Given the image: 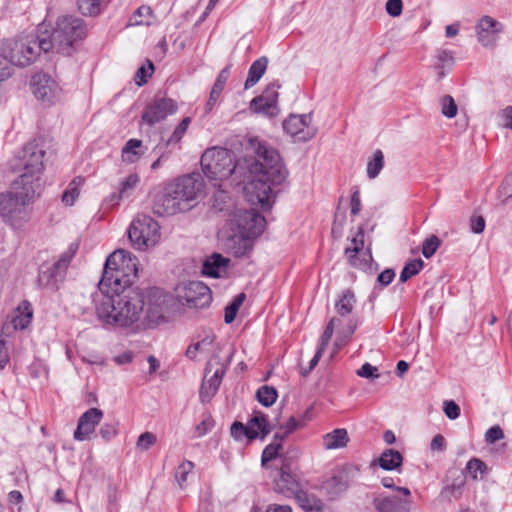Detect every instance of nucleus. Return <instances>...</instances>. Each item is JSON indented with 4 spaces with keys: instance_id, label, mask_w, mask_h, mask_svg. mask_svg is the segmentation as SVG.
<instances>
[{
    "instance_id": "obj_1",
    "label": "nucleus",
    "mask_w": 512,
    "mask_h": 512,
    "mask_svg": "<svg viewBox=\"0 0 512 512\" xmlns=\"http://www.w3.org/2000/svg\"><path fill=\"white\" fill-rule=\"evenodd\" d=\"M250 143L256 159L250 165V173L253 176L245 190L250 195L251 202L258 203L263 209H268L272 186L284 182L288 172L277 150L257 139L251 140Z\"/></svg>"
},
{
    "instance_id": "obj_2",
    "label": "nucleus",
    "mask_w": 512,
    "mask_h": 512,
    "mask_svg": "<svg viewBox=\"0 0 512 512\" xmlns=\"http://www.w3.org/2000/svg\"><path fill=\"white\" fill-rule=\"evenodd\" d=\"M94 301L97 317L104 325L133 327L144 315L145 297L138 289L95 296Z\"/></svg>"
},
{
    "instance_id": "obj_3",
    "label": "nucleus",
    "mask_w": 512,
    "mask_h": 512,
    "mask_svg": "<svg viewBox=\"0 0 512 512\" xmlns=\"http://www.w3.org/2000/svg\"><path fill=\"white\" fill-rule=\"evenodd\" d=\"M137 259L130 252L119 249L106 259L102 278L98 283L99 294L103 296L112 293H121L132 287L137 278Z\"/></svg>"
},
{
    "instance_id": "obj_4",
    "label": "nucleus",
    "mask_w": 512,
    "mask_h": 512,
    "mask_svg": "<svg viewBox=\"0 0 512 512\" xmlns=\"http://www.w3.org/2000/svg\"><path fill=\"white\" fill-rule=\"evenodd\" d=\"M40 34V48L43 52L56 51L63 55H70L74 50V44L85 37L86 28L84 21L75 16H61L56 21V26L49 33L43 31V25L38 28Z\"/></svg>"
},
{
    "instance_id": "obj_5",
    "label": "nucleus",
    "mask_w": 512,
    "mask_h": 512,
    "mask_svg": "<svg viewBox=\"0 0 512 512\" xmlns=\"http://www.w3.org/2000/svg\"><path fill=\"white\" fill-rule=\"evenodd\" d=\"M17 186L13 181L10 191L0 193V216L13 228H19L29 220L28 206L39 195V190L32 186Z\"/></svg>"
},
{
    "instance_id": "obj_6",
    "label": "nucleus",
    "mask_w": 512,
    "mask_h": 512,
    "mask_svg": "<svg viewBox=\"0 0 512 512\" xmlns=\"http://www.w3.org/2000/svg\"><path fill=\"white\" fill-rule=\"evenodd\" d=\"M45 154L46 151L41 140H33L21 149L12 166L14 170L22 172L14 180L15 187L24 185L40 190V176L44 170Z\"/></svg>"
},
{
    "instance_id": "obj_7",
    "label": "nucleus",
    "mask_w": 512,
    "mask_h": 512,
    "mask_svg": "<svg viewBox=\"0 0 512 512\" xmlns=\"http://www.w3.org/2000/svg\"><path fill=\"white\" fill-rule=\"evenodd\" d=\"M204 175L211 181H224L236 170L234 153L226 148L211 147L201 157Z\"/></svg>"
},
{
    "instance_id": "obj_8",
    "label": "nucleus",
    "mask_w": 512,
    "mask_h": 512,
    "mask_svg": "<svg viewBox=\"0 0 512 512\" xmlns=\"http://www.w3.org/2000/svg\"><path fill=\"white\" fill-rule=\"evenodd\" d=\"M40 34H30L19 37L14 41L0 43V51L9 63L25 67L33 63L43 51L40 48Z\"/></svg>"
},
{
    "instance_id": "obj_9",
    "label": "nucleus",
    "mask_w": 512,
    "mask_h": 512,
    "mask_svg": "<svg viewBox=\"0 0 512 512\" xmlns=\"http://www.w3.org/2000/svg\"><path fill=\"white\" fill-rule=\"evenodd\" d=\"M77 250V245L71 244L69 248L63 252L60 258L53 262H45L39 267L38 285L42 288L57 291L60 284L64 281L68 266L73 259Z\"/></svg>"
},
{
    "instance_id": "obj_10",
    "label": "nucleus",
    "mask_w": 512,
    "mask_h": 512,
    "mask_svg": "<svg viewBox=\"0 0 512 512\" xmlns=\"http://www.w3.org/2000/svg\"><path fill=\"white\" fill-rule=\"evenodd\" d=\"M159 229V224L151 216L140 214L131 222L128 237L133 247L146 250L157 243L160 237Z\"/></svg>"
},
{
    "instance_id": "obj_11",
    "label": "nucleus",
    "mask_w": 512,
    "mask_h": 512,
    "mask_svg": "<svg viewBox=\"0 0 512 512\" xmlns=\"http://www.w3.org/2000/svg\"><path fill=\"white\" fill-rule=\"evenodd\" d=\"M228 365L229 358L222 360L216 354L207 363L205 368V376L199 393L200 400L203 403L209 402L218 391Z\"/></svg>"
},
{
    "instance_id": "obj_12",
    "label": "nucleus",
    "mask_w": 512,
    "mask_h": 512,
    "mask_svg": "<svg viewBox=\"0 0 512 512\" xmlns=\"http://www.w3.org/2000/svg\"><path fill=\"white\" fill-rule=\"evenodd\" d=\"M230 226L236 234L256 238L265 227V218L254 210L235 209L230 218Z\"/></svg>"
},
{
    "instance_id": "obj_13",
    "label": "nucleus",
    "mask_w": 512,
    "mask_h": 512,
    "mask_svg": "<svg viewBox=\"0 0 512 512\" xmlns=\"http://www.w3.org/2000/svg\"><path fill=\"white\" fill-rule=\"evenodd\" d=\"M168 188L176 201L180 202V207L184 212L192 207V202L202 189V183L194 176L187 175L178 178L174 183L168 185Z\"/></svg>"
},
{
    "instance_id": "obj_14",
    "label": "nucleus",
    "mask_w": 512,
    "mask_h": 512,
    "mask_svg": "<svg viewBox=\"0 0 512 512\" xmlns=\"http://www.w3.org/2000/svg\"><path fill=\"white\" fill-rule=\"evenodd\" d=\"M31 86L35 97L46 105L54 104L61 97V88L46 73H36L32 77Z\"/></svg>"
},
{
    "instance_id": "obj_15",
    "label": "nucleus",
    "mask_w": 512,
    "mask_h": 512,
    "mask_svg": "<svg viewBox=\"0 0 512 512\" xmlns=\"http://www.w3.org/2000/svg\"><path fill=\"white\" fill-rule=\"evenodd\" d=\"M177 109V103L173 99L156 96L145 107L142 114V120L152 126L165 120L169 115L175 114Z\"/></svg>"
},
{
    "instance_id": "obj_16",
    "label": "nucleus",
    "mask_w": 512,
    "mask_h": 512,
    "mask_svg": "<svg viewBox=\"0 0 512 512\" xmlns=\"http://www.w3.org/2000/svg\"><path fill=\"white\" fill-rule=\"evenodd\" d=\"M312 114H291L284 122L283 129L297 141L306 142L317 134V128L311 125Z\"/></svg>"
},
{
    "instance_id": "obj_17",
    "label": "nucleus",
    "mask_w": 512,
    "mask_h": 512,
    "mask_svg": "<svg viewBox=\"0 0 512 512\" xmlns=\"http://www.w3.org/2000/svg\"><path fill=\"white\" fill-rule=\"evenodd\" d=\"M182 298L189 308L203 309L210 305L212 294L203 282L191 281L185 286Z\"/></svg>"
},
{
    "instance_id": "obj_18",
    "label": "nucleus",
    "mask_w": 512,
    "mask_h": 512,
    "mask_svg": "<svg viewBox=\"0 0 512 512\" xmlns=\"http://www.w3.org/2000/svg\"><path fill=\"white\" fill-rule=\"evenodd\" d=\"M145 305V316L148 323L157 324L160 320L164 319L167 307V295H165L160 289L153 288L148 292Z\"/></svg>"
},
{
    "instance_id": "obj_19",
    "label": "nucleus",
    "mask_w": 512,
    "mask_h": 512,
    "mask_svg": "<svg viewBox=\"0 0 512 512\" xmlns=\"http://www.w3.org/2000/svg\"><path fill=\"white\" fill-rule=\"evenodd\" d=\"M503 30V25L491 18L490 16H484L480 19L476 26L478 41L484 47L494 46L499 33Z\"/></svg>"
},
{
    "instance_id": "obj_20",
    "label": "nucleus",
    "mask_w": 512,
    "mask_h": 512,
    "mask_svg": "<svg viewBox=\"0 0 512 512\" xmlns=\"http://www.w3.org/2000/svg\"><path fill=\"white\" fill-rule=\"evenodd\" d=\"M103 418L102 410L98 408H90L81 415L78 420L77 429L74 432V438L77 441L88 439L89 435L95 430V427Z\"/></svg>"
},
{
    "instance_id": "obj_21",
    "label": "nucleus",
    "mask_w": 512,
    "mask_h": 512,
    "mask_svg": "<svg viewBox=\"0 0 512 512\" xmlns=\"http://www.w3.org/2000/svg\"><path fill=\"white\" fill-rule=\"evenodd\" d=\"M300 490L296 475L292 471L291 464L284 459L280 468L279 478L275 480V491L286 496H294Z\"/></svg>"
},
{
    "instance_id": "obj_22",
    "label": "nucleus",
    "mask_w": 512,
    "mask_h": 512,
    "mask_svg": "<svg viewBox=\"0 0 512 512\" xmlns=\"http://www.w3.org/2000/svg\"><path fill=\"white\" fill-rule=\"evenodd\" d=\"M152 209L159 216H170L183 212L180 202L176 201L168 186L155 195Z\"/></svg>"
},
{
    "instance_id": "obj_23",
    "label": "nucleus",
    "mask_w": 512,
    "mask_h": 512,
    "mask_svg": "<svg viewBox=\"0 0 512 512\" xmlns=\"http://www.w3.org/2000/svg\"><path fill=\"white\" fill-rule=\"evenodd\" d=\"M351 481L352 470L346 468L339 469L323 483V489L332 498H335L348 489Z\"/></svg>"
},
{
    "instance_id": "obj_24",
    "label": "nucleus",
    "mask_w": 512,
    "mask_h": 512,
    "mask_svg": "<svg viewBox=\"0 0 512 512\" xmlns=\"http://www.w3.org/2000/svg\"><path fill=\"white\" fill-rule=\"evenodd\" d=\"M254 239L243 234L235 232L227 239L226 246L230 252L237 258L243 257L252 251Z\"/></svg>"
},
{
    "instance_id": "obj_25",
    "label": "nucleus",
    "mask_w": 512,
    "mask_h": 512,
    "mask_svg": "<svg viewBox=\"0 0 512 512\" xmlns=\"http://www.w3.org/2000/svg\"><path fill=\"white\" fill-rule=\"evenodd\" d=\"M409 498L393 497H378L375 499V508L379 512H408L410 505Z\"/></svg>"
},
{
    "instance_id": "obj_26",
    "label": "nucleus",
    "mask_w": 512,
    "mask_h": 512,
    "mask_svg": "<svg viewBox=\"0 0 512 512\" xmlns=\"http://www.w3.org/2000/svg\"><path fill=\"white\" fill-rule=\"evenodd\" d=\"M230 260L221 254L214 253L207 258L202 267V273L206 276L219 278L226 273Z\"/></svg>"
},
{
    "instance_id": "obj_27",
    "label": "nucleus",
    "mask_w": 512,
    "mask_h": 512,
    "mask_svg": "<svg viewBox=\"0 0 512 512\" xmlns=\"http://www.w3.org/2000/svg\"><path fill=\"white\" fill-rule=\"evenodd\" d=\"M364 246V234L362 229L356 234L351 240V245L346 247L345 255L347 256L349 263L356 268H364L367 264L366 259H361L359 253L362 251Z\"/></svg>"
},
{
    "instance_id": "obj_28",
    "label": "nucleus",
    "mask_w": 512,
    "mask_h": 512,
    "mask_svg": "<svg viewBox=\"0 0 512 512\" xmlns=\"http://www.w3.org/2000/svg\"><path fill=\"white\" fill-rule=\"evenodd\" d=\"M230 75V66L223 68L217 76V79L212 87L209 98L205 104V113H210L216 105L225 84Z\"/></svg>"
},
{
    "instance_id": "obj_29",
    "label": "nucleus",
    "mask_w": 512,
    "mask_h": 512,
    "mask_svg": "<svg viewBox=\"0 0 512 512\" xmlns=\"http://www.w3.org/2000/svg\"><path fill=\"white\" fill-rule=\"evenodd\" d=\"M349 442L347 430L344 428L334 429L323 436V447L326 450L340 449L346 447Z\"/></svg>"
},
{
    "instance_id": "obj_30",
    "label": "nucleus",
    "mask_w": 512,
    "mask_h": 512,
    "mask_svg": "<svg viewBox=\"0 0 512 512\" xmlns=\"http://www.w3.org/2000/svg\"><path fill=\"white\" fill-rule=\"evenodd\" d=\"M402 462L403 457L401 453L394 449L384 450L380 457L374 461V463H377L382 469L387 471L398 469L401 467Z\"/></svg>"
},
{
    "instance_id": "obj_31",
    "label": "nucleus",
    "mask_w": 512,
    "mask_h": 512,
    "mask_svg": "<svg viewBox=\"0 0 512 512\" xmlns=\"http://www.w3.org/2000/svg\"><path fill=\"white\" fill-rule=\"evenodd\" d=\"M268 66V58L262 56L255 60L249 68L248 77L245 81V89H249L256 85L265 73Z\"/></svg>"
},
{
    "instance_id": "obj_32",
    "label": "nucleus",
    "mask_w": 512,
    "mask_h": 512,
    "mask_svg": "<svg viewBox=\"0 0 512 512\" xmlns=\"http://www.w3.org/2000/svg\"><path fill=\"white\" fill-rule=\"evenodd\" d=\"M299 506L306 512H322L323 503L313 494H309L306 491L299 490L294 495Z\"/></svg>"
},
{
    "instance_id": "obj_33",
    "label": "nucleus",
    "mask_w": 512,
    "mask_h": 512,
    "mask_svg": "<svg viewBox=\"0 0 512 512\" xmlns=\"http://www.w3.org/2000/svg\"><path fill=\"white\" fill-rule=\"evenodd\" d=\"M247 426L253 433H257V437L260 436L262 439L271 431L266 415L261 412H255Z\"/></svg>"
},
{
    "instance_id": "obj_34",
    "label": "nucleus",
    "mask_w": 512,
    "mask_h": 512,
    "mask_svg": "<svg viewBox=\"0 0 512 512\" xmlns=\"http://www.w3.org/2000/svg\"><path fill=\"white\" fill-rule=\"evenodd\" d=\"M356 303V298L354 293L347 289L342 292L339 299L335 303V310L338 315L346 316L353 311L354 305Z\"/></svg>"
},
{
    "instance_id": "obj_35",
    "label": "nucleus",
    "mask_w": 512,
    "mask_h": 512,
    "mask_svg": "<svg viewBox=\"0 0 512 512\" xmlns=\"http://www.w3.org/2000/svg\"><path fill=\"white\" fill-rule=\"evenodd\" d=\"M85 179L81 176L75 177L69 184L62 195V202L66 206H72L80 194V188L84 184Z\"/></svg>"
},
{
    "instance_id": "obj_36",
    "label": "nucleus",
    "mask_w": 512,
    "mask_h": 512,
    "mask_svg": "<svg viewBox=\"0 0 512 512\" xmlns=\"http://www.w3.org/2000/svg\"><path fill=\"white\" fill-rule=\"evenodd\" d=\"M278 81L270 83L260 96H257L251 100L252 105L260 104L263 101L277 105L278 101V89L280 88Z\"/></svg>"
},
{
    "instance_id": "obj_37",
    "label": "nucleus",
    "mask_w": 512,
    "mask_h": 512,
    "mask_svg": "<svg viewBox=\"0 0 512 512\" xmlns=\"http://www.w3.org/2000/svg\"><path fill=\"white\" fill-rule=\"evenodd\" d=\"M103 0H77L78 9L85 16H96L101 12Z\"/></svg>"
},
{
    "instance_id": "obj_38",
    "label": "nucleus",
    "mask_w": 512,
    "mask_h": 512,
    "mask_svg": "<svg viewBox=\"0 0 512 512\" xmlns=\"http://www.w3.org/2000/svg\"><path fill=\"white\" fill-rule=\"evenodd\" d=\"M384 166V155L381 150H376L373 158L367 164V175L370 179L376 178Z\"/></svg>"
},
{
    "instance_id": "obj_39",
    "label": "nucleus",
    "mask_w": 512,
    "mask_h": 512,
    "mask_svg": "<svg viewBox=\"0 0 512 512\" xmlns=\"http://www.w3.org/2000/svg\"><path fill=\"white\" fill-rule=\"evenodd\" d=\"M278 397L277 390L268 385L260 387L257 391L258 401L266 407L273 405Z\"/></svg>"
},
{
    "instance_id": "obj_40",
    "label": "nucleus",
    "mask_w": 512,
    "mask_h": 512,
    "mask_svg": "<svg viewBox=\"0 0 512 512\" xmlns=\"http://www.w3.org/2000/svg\"><path fill=\"white\" fill-rule=\"evenodd\" d=\"M246 299L245 293L238 294L233 301L225 308L224 321L226 324L232 323L238 313L239 308Z\"/></svg>"
},
{
    "instance_id": "obj_41",
    "label": "nucleus",
    "mask_w": 512,
    "mask_h": 512,
    "mask_svg": "<svg viewBox=\"0 0 512 512\" xmlns=\"http://www.w3.org/2000/svg\"><path fill=\"white\" fill-rule=\"evenodd\" d=\"M190 123H191L190 117L183 118L182 121L174 129L171 136L166 140L165 147L178 144L181 141V139L183 138V136L185 135Z\"/></svg>"
},
{
    "instance_id": "obj_42",
    "label": "nucleus",
    "mask_w": 512,
    "mask_h": 512,
    "mask_svg": "<svg viewBox=\"0 0 512 512\" xmlns=\"http://www.w3.org/2000/svg\"><path fill=\"white\" fill-rule=\"evenodd\" d=\"M214 336L207 335L201 341L191 344L186 350V356L194 360L198 352H204L213 344Z\"/></svg>"
},
{
    "instance_id": "obj_43",
    "label": "nucleus",
    "mask_w": 512,
    "mask_h": 512,
    "mask_svg": "<svg viewBox=\"0 0 512 512\" xmlns=\"http://www.w3.org/2000/svg\"><path fill=\"white\" fill-rule=\"evenodd\" d=\"M466 471L473 480L478 479V474L482 477L488 472V467L481 459L472 458L466 464Z\"/></svg>"
},
{
    "instance_id": "obj_44",
    "label": "nucleus",
    "mask_w": 512,
    "mask_h": 512,
    "mask_svg": "<svg viewBox=\"0 0 512 512\" xmlns=\"http://www.w3.org/2000/svg\"><path fill=\"white\" fill-rule=\"evenodd\" d=\"M424 262L422 259H415L407 263L400 273V281L406 282L411 277L417 275L422 269Z\"/></svg>"
},
{
    "instance_id": "obj_45",
    "label": "nucleus",
    "mask_w": 512,
    "mask_h": 512,
    "mask_svg": "<svg viewBox=\"0 0 512 512\" xmlns=\"http://www.w3.org/2000/svg\"><path fill=\"white\" fill-rule=\"evenodd\" d=\"M464 486V480L459 479L455 480L452 484L446 486L442 492L441 495L445 499L451 501L452 499H459L462 495V488Z\"/></svg>"
},
{
    "instance_id": "obj_46",
    "label": "nucleus",
    "mask_w": 512,
    "mask_h": 512,
    "mask_svg": "<svg viewBox=\"0 0 512 512\" xmlns=\"http://www.w3.org/2000/svg\"><path fill=\"white\" fill-rule=\"evenodd\" d=\"M442 114L447 118H454L458 113V106L450 95H444L440 98Z\"/></svg>"
},
{
    "instance_id": "obj_47",
    "label": "nucleus",
    "mask_w": 512,
    "mask_h": 512,
    "mask_svg": "<svg viewBox=\"0 0 512 512\" xmlns=\"http://www.w3.org/2000/svg\"><path fill=\"white\" fill-rule=\"evenodd\" d=\"M140 178L137 174H130L125 179L120 182L119 190L121 192V196L124 198H128L134 189L137 187Z\"/></svg>"
},
{
    "instance_id": "obj_48",
    "label": "nucleus",
    "mask_w": 512,
    "mask_h": 512,
    "mask_svg": "<svg viewBox=\"0 0 512 512\" xmlns=\"http://www.w3.org/2000/svg\"><path fill=\"white\" fill-rule=\"evenodd\" d=\"M194 469V463L188 460L183 461L178 467L175 472V478L178 483V485L181 488H184V485L187 481L188 475L193 471Z\"/></svg>"
},
{
    "instance_id": "obj_49",
    "label": "nucleus",
    "mask_w": 512,
    "mask_h": 512,
    "mask_svg": "<svg viewBox=\"0 0 512 512\" xmlns=\"http://www.w3.org/2000/svg\"><path fill=\"white\" fill-rule=\"evenodd\" d=\"M232 437L236 440H241L244 436L250 440L257 438V433L249 430L248 426H244L241 422H234L230 429Z\"/></svg>"
},
{
    "instance_id": "obj_50",
    "label": "nucleus",
    "mask_w": 512,
    "mask_h": 512,
    "mask_svg": "<svg viewBox=\"0 0 512 512\" xmlns=\"http://www.w3.org/2000/svg\"><path fill=\"white\" fill-rule=\"evenodd\" d=\"M250 109L257 114H263L268 117H274L278 114V106L269 102L263 101L260 104L252 105L250 103Z\"/></svg>"
},
{
    "instance_id": "obj_51",
    "label": "nucleus",
    "mask_w": 512,
    "mask_h": 512,
    "mask_svg": "<svg viewBox=\"0 0 512 512\" xmlns=\"http://www.w3.org/2000/svg\"><path fill=\"white\" fill-rule=\"evenodd\" d=\"M282 449V444L280 442H272L265 447L262 452L261 462L262 465L265 466L267 462L276 459L279 455V451Z\"/></svg>"
},
{
    "instance_id": "obj_52",
    "label": "nucleus",
    "mask_w": 512,
    "mask_h": 512,
    "mask_svg": "<svg viewBox=\"0 0 512 512\" xmlns=\"http://www.w3.org/2000/svg\"><path fill=\"white\" fill-rule=\"evenodd\" d=\"M142 145V141L138 139H130L127 141L125 146L122 149L123 157H126V160L129 162H134L136 156L138 155L136 149L140 148Z\"/></svg>"
},
{
    "instance_id": "obj_53",
    "label": "nucleus",
    "mask_w": 512,
    "mask_h": 512,
    "mask_svg": "<svg viewBox=\"0 0 512 512\" xmlns=\"http://www.w3.org/2000/svg\"><path fill=\"white\" fill-rule=\"evenodd\" d=\"M440 244H441L440 239L435 235H432L429 238H427L423 242V245H422L423 256L427 259L432 257L435 254V252L437 251Z\"/></svg>"
},
{
    "instance_id": "obj_54",
    "label": "nucleus",
    "mask_w": 512,
    "mask_h": 512,
    "mask_svg": "<svg viewBox=\"0 0 512 512\" xmlns=\"http://www.w3.org/2000/svg\"><path fill=\"white\" fill-rule=\"evenodd\" d=\"M340 323V319L337 318V317H333L329 323L327 324L322 336H321V339H320V344H319V348L325 350L332 335H333V332H334V327L339 325Z\"/></svg>"
},
{
    "instance_id": "obj_55",
    "label": "nucleus",
    "mask_w": 512,
    "mask_h": 512,
    "mask_svg": "<svg viewBox=\"0 0 512 512\" xmlns=\"http://www.w3.org/2000/svg\"><path fill=\"white\" fill-rule=\"evenodd\" d=\"M154 70L153 63L148 60V68L145 66H141L138 68L136 75H135V81L138 86H142L145 83H147L148 79L151 77L152 72Z\"/></svg>"
},
{
    "instance_id": "obj_56",
    "label": "nucleus",
    "mask_w": 512,
    "mask_h": 512,
    "mask_svg": "<svg viewBox=\"0 0 512 512\" xmlns=\"http://www.w3.org/2000/svg\"><path fill=\"white\" fill-rule=\"evenodd\" d=\"M156 443V436L151 432L142 433L137 440V448L147 451Z\"/></svg>"
},
{
    "instance_id": "obj_57",
    "label": "nucleus",
    "mask_w": 512,
    "mask_h": 512,
    "mask_svg": "<svg viewBox=\"0 0 512 512\" xmlns=\"http://www.w3.org/2000/svg\"><path fill=\"white\" fill-rule=\"evenodd\" d=\"M32 319V311H28L25 314L16 315L12 319L13 328L16 330H23L27 328Z\"/></svg>"
},
{
    "instance_id": "obj_58",
    "label": "nucleus",
    "mask_w": 512,
    "mask_h": 512,
    "mask_svg": "<svg viewBox=\"0 0 512 512\" xmlns=\"http://www.w3.org/2000/svg\"><path fill=\"white\" fill-rule=\"evenodd\" d=\"M443 411L445 415L451 420H455L460 416V407L453 400L444 401Z\"/></svg>"
},
{
    "instance_id": "obj_59",
    "label": "nucleus",
    "mask_w": 512,
    "mask_h": 512,
    "mask_svg": "<svg viewBox=\"0 0 512 512\" xmlns=\"http://www.w3.org/2000/svg\"><path fill=\"white\" fill-rule=\"evenodd\" d=\"M504 438L503 430L499 425L492 426L485 433V441L489 444H493L498 440Z\"/></svg>"
},
{
    "instance_id": "obj_60",
    "label": "nucleus",
    "mask_w": 512,
    "mask_h": 512,
    "mask_svg": "<svg viewBox=\"0 0 512 512\" xmlns=\"http://www.w3.org/2000/svg\"><path fill=\"white\" fill-rule=\"evenodd\" d=\"M151 13H152V10H151L150 7H148V6H141V7H139L135 11L133 17L131 18L132 25H142V24H147L148 25L149 24L148 21L145 22L144 20L138 19V18H142V17H145V16H150Z\"/></svg>"
},
{
    "instance_id": "obj_61",
    "label": "nucleus",
    "mask_w": 512,
    "mask_h": 512,
    "mask_svg": "<svg viewBox=\"0 0 512 512\" xmlns=\"http://www.w3.org/2000/svg\"><path fill=\"white\" fill-rule=\"evenodd\" d=\"M386 12L392 17H398L402 14V0H388L385 5Z\"/></svg>"
},
{
    "instance_id": "obj_62",
    "label": "nucleus",
    "mask_w": 512,
    "mask_h": 512,
    "mask_svg": "<svg viewBox=\"0 0 512 512\" xmlns=\"http://www.w3.org/2000/svg\"><path fill=\"white\" fill-rule=\"evenodd\" d=\"M99 433L104 440L109 441L117 435V425L112 423H105L101 426Z\"/></svg>"
},
{
    "instance_id": "obj_63",
    "label": "nucleus",
    "mask_w": 512,
    "mask_h": 512,
    "mask_svg": "<svg viewBox=\"0 0 512 512\" xmlns=\"http://www.w3.org/2000/svg\"><path fill=\"white\" fill-rule=\"evenodd\" d=\"M470 229L475 234H480L485 229V219L481 215H472L470 218Z\"/></svg>"
},
{
    "instance_id": "obj_64",
    "label": "nucleus",
    "mask_w": 512,
    "mask_h": 512,
    "mask_svg": "<svg viewBox=\"0 0 512 512\" xmlns=\"http://www.w3.org/2000/svg\"><path fill=\"white\" fill-rule=\"evenodd\" d=\"M500 125L512 130V106H508L499 113Z\"/></svg>"
}]
</instances>
